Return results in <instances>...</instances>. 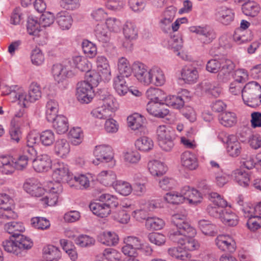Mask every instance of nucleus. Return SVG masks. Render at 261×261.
<instances>
[{"label": "nucleus", "mask_w": 261, "mask_h": 261, "mask_svg": "<svg viewBox=\"0 0 261 261\" xmlns=\"http://www.w3.org/2000/svg\"><path fill=\"white\" fill-rule=\"evenodd\" d=\"M4 229L15 238L14 240H6L3 242L4 250L17 256H25L27 251L33 247V242L30 238L20 234L25 229L23 224L15 221L10 222L5 224Z\"/></svg>", "instance_id": "1"}, {"label": "nucleus", "mask_w": 261, "mask_h": 261, "mask_svg": "<svg viewBox=\"0 0 261 261\" xmlns=\"http://www.w3.org/2000/svg\"><path fill=\"white\" fill-rule=\"evenodd\" d=\"M187 213L185 210L172 216L171 222L174 227L171 228L168 232L169 239L178 244L184 243V239L188 237L195 236L196 230L186 221Z\"/></svg>", "instance_id": "2"}, {"label": "nucleus", "mask_w": 261, "mask_h": 261, "mask_svg": "<svg viewBox=\"0 0 261 261\" xmlns=\"http://www.w3.org/2000/svg\"><path fill=\"white\" fill-rule=\"evenodd\" d=\"M41 87L35 82L31 83L29 87L28 94L22 88L17 86L11 88L10 95L14 99L13 102L18 101V104L23 107H27L29 102H34L39 100L41 97Z\"/></svg>", "instance_id": "3"}, {"label": "nucleus", "mask_w": 261, "mask_h": 261, "mask_svg": "<svg viewBox=\"0 0 261 261\" xmlns=\"http://www.w3.org/2000/svg\"><path fill=\"white\" fill-rule=\"evenodd\" d=\"M162 93L159 88H150L146 92L147 96L151 100L146 106V110L151 115L159 118H164L169 114V110L165 108L163 102H159L158 96Z\"/></svg>", "instance_id": "4"}, {"label": "nucleus", "mask_w": 261, "mask_h": 261, "mask_svg": "<svg viewBox=\"0 0 261 261\" xmlns=\"http://www.w3.org/2000/svg\"><path fill=\"white\" fill-rule=\"evenodd\" d=\"M242 96L244 103L254 107L261 103V86L256 82L247 83L242 90Z\"/></svg>", "instance_id": "5"}, {"label": "nucleus", "mask_w": 261, "mask_h": 261, "mask_svg": "<svg viewBox=\"0 0 261 261\" xmlns=\"http://www.w3.org/2000/svg\"><path fill=\"white\" fill-rule=\"evenodd\" d=\"M100 98L103 101L102 105L93 109L91 114L95 118L107 120L113 116L116 107L110 95H102Z\"/></svg>", "instance_id": "6"}, {"label": "nucleus", "mask_w": 261, "mask_h": 261, "mask_svg": "<svg viewBox=\"0 0 261 261\" xmlns=\"http://www.w3.org/2000/svg\"><path fill=\"white\" fill-rule=\"evenodd\" d=\"M156 135L161 148L165 151H170L174 146L173 130L169 126L160 125L156 129Z\"/></svg>", "instance_id": "7"}, {"label": "nucleus", "mask_w": 261, "mask_h": 261, "mask_svg": "<svg viewBox=\"0 0 261 261\" xmlns=\"http://www.w3.org/2000/svg\"><path fill=\"white\" fill-rule=\"evenodd\" d=\"M61 181H49L46 185V190L47 195L41 199L45 207L47 206H54L56 204L59 195L62 192L63 187L61 184Z\"/></svg>", "instance_id": "8"}, {"label": "nucleus", "mask_w": 261, "mask_h": 261, "mask_svg": "<svg viewBox=\"0 0 261 261\" xmlns=\"http://www.w3.org/2000/svg\"><path fill=\"white\" fill-rule=\"evenodd\" d=\"M71 64V61H68L63 64H57L53 66L52 73L55 81L60 83L74 75V72L70 67Z\"/></svg>", "instance_id": "9"}, {"label": "nucleus", "mask_w": 261, "mask_h": 261, "mask_svg": "<svg viewBox=\"0 0 261 261\" xmlns=\"http://www.w3.org/2000/svg\"><path fill=\"white\" fill-rule=\"evenodd\" d=\"M93 88L90 83L85 81L78 83L76 94L78 100L82 103H89L94 96Z\"/></svg>", "instance_id": "10"}, {"label": "nucleus", "mask_w": 261, "mask_h": 261, "mask_svg": "<svg viewBox=\"0 0 261 261\" xmlns=\"http://www.w3.org/2000/svg\"><path fill=\"white\" fill-rule=\"evenodd\" d=\"M189 30L198 34L199 36V39L203 44H207L211 43L216 37L214 30L207 25L192 26L189 28Z\"/></svg>", "instance_id": "11"}, {"label": "nucleus", "mask_w": 261, "mask_h": 261, "mask_svg": "<svg viewBox=\"0 0 261 261\" xmlns=\"http://www.w3.org/2000/svg\"><path fill=\"white\" fill-rule=\"evenodd\" d=\"M73 175L69 172L67 165L58 162L54 165L52 177L54 180L67 182L72 180Z\"/></svg>", "instance_id": "12"}, {"label": "nucleus", "mask_w": 261, "mask_h": 261, "mask_svg": "<svg viewBox=\"0 0 261 261\" xmlns=\"http://www.w3.org/2000/svg\"><path fill=\"white\" fill-rule=\"evenodd\" d=\"M133 70L135 77L139 81L145 85L150 84V69L147 70L146 66L144 64L136 62L133 65Z\"/></svg>", "instance_id": "13"}, {"label": "nucleus", "mask_w": 261, "mask_h": 261, "mask_svg": "<svg viewBox=\"0 0 261 261\" xmlns=\"http://www.w3.org/2000/svg\"><path fill=\"white\" fill-rule=\"evenodd\" d=\"M189 92L187 90L182 91L181 95H169L165 99L167 106L173 109H179L183 107L186 101L189 99Z\"/></svg>", "instance_id": "14"}, {"label": "nucleus", "mask_w": 261, "mask_h": 261, "mask_svg": "<svg viewBox=\"0 0 261 261\" xmlns=\"http://www.w3.org/2000/svg\"><path fill=\"white\" fill-rule=\"evenodd\" d=\"M216 20L224 25L229 24L234 19V14L230 8L226 6H220L216 9Z\"/></svg>", "instance_id": "15"}, {"label": "nucleus", "mask_w": 261, "mask_h": 261, "mask_svg": "<svg viewBox=\"0 0 261 261\" xmlns=\"http://www.w3.org/2000/svg\"><path fill=\"white\" fill-rule=\"evenodd\" d=\"M96 63L97 71L101 74L102 81L108 82L111 80V72L108 59L103 56H99L96 58Z\"/></svg>", "instance_id": "16"}, {"label": "nucleus", "mask_w": 261, "mask_h": 261, "mask_svg": "<svg viewBox=\"0 0 261 261\" xmlns=\"http://www.w3.org/2000/svg\"><path fill=\"white\" fill-rule=\"evenodd\" d=\"M23 188L28 193L34 197H40L45 192L41 184L35 178L27 179L23 185Z\"/></svg>", "instance_id": "17"}, {"label": "nucleus", "mask_w": 261, "mask_h": 261, "mask_svg": "<svg viewBox=\"0 0 261 261\" xmlns=\"http://www.w3.org/2000/svg\"><path fill=\"white\" fill-rule=\"evenodd\" d=\"M93 153L97 161L101 162H109L113 158L112 148L108 145L96 146Z\"/></svg>", "instance_id": "18"}, {"label": "nucleus", "mask_w": 261, "mask_h": 261, "mask_svg": "<svg viewBox=\"0 0 261 261\" xmlns=\"http://www.w3.org/2000/svg\"><path fill=\"white\" fill-rule=\"evenodd\" d=\"M32 164L34 169L38 172H46L51 167V159L46 154L37 156Z\"/></svg>", "instance_id": "19"}, {"label": "nucleus", "mask_w": 261, "mask_h": 261, "mask_svg": "<svg viewBox=\"0 0 261 261\" xmlns=\"http://www.w3.org/2000/svg\"><path fill=\"white\" fill-rule=\"evenodd\" d=\"M217 246L223 251L233 252L235 251V243L229 236L219 235L215 240Z\"/></svg>", "instance_id": "20"}, {"label": "nucleus", "mask_w": 261, "mask_h": 261, "mask_svg": "<svg viewBox=\"0 0 261 261\" xmlns=\"http://www.w3.org/2000/svg\"><path fill=\"white\" fill-rule=\"evenodd\" d=\"M227 151L229 155L232 157H237L241 152L242 147L241 143L238 140L237 138L233 135H229L227 139Z\"/></svg>", "instance_id": "21"}, {"label": "nucleus", "mask_w": 261, "mask_h": 261, "mask_svg": "<svg viewBox=\"0 0 261 261\" xmlns=\"http://www.w3.org/2000/svg\"><path fill=\"white\" fill-rule=\"evenodd\" d=\"M42 255L46 261H58L61 257V252L58 247L48 245L43 247Z\"/></svg>", "instance_id": "22"}, {"label": "nucleus", "mask_w": 261, "mask_h": 261, "mask_svg": "<svg viewBox=\"0 0 261 261\" xmlns=\"http://www.w3.org/2000/svg\"><path fill=\"white\" fill-rule=\"evenodd\" d=\"M127 77L121 75H117L113 79L114 89L116 93L120 96L125 95L128 92L129 88L125 80Z\"/></svg>", "instance_id": "23"}, {"label": "nucleus", "mask_w": 261, "mask_h": 261, "mask_svg": "<svg viewBox=\"0 0 261 261\" xmlns=\"http://www.w3.org/2000/svg\"><path fill=\"white\" fill-rule=\"evenodd\" d=\"M150 84L156 86L163 85L166 82V77L164 71L158 67H153L150 69Z\"/></svg>", "instance_id": "24"}, {"label": "nucleus", "mask_w": 261, "mask_h": 261, "mask_svg": "<svg viewBox=\"0 0 261 261\" xmlns=\"http://www.w3.org/2000/svg\"><path fill=\"white\" fill-rule=\"evenodd\" d=\"M14 159L10 155L0 156V169L5 174H10L14 172Z\"/></svg>", "instance_id": "25"}, {"label": "nucleus", "mask_w": 261, "mask_h": 261, "mask_svg": "<svg viewBox=\"0 0 261 261\" xmlns=\"http://www.w3.org/2000/svg\"><path fill=\"white\" fill-rule=\"evenodd\" d=\"M53 126L59 134L66 133L69 128V123L67 118L62 115H59L53 121Z\"/></svg>", "instance_id": "26"}, {"label": "nucleus", "mask_w": 261, "mask_h": 261, "mask_svg": "<svg viewBox=\"0 0 261 261\" xmlns=\"http://www.w3.org/2000/svg\"><path fill=\"white\" fill-rule=\"evenodd\" d=\"M181 163L183 166L190 170H194L198 167L197 159L194 154L185 151L181 155Z\"/></svg>", "instance_id": "27"}, {"label": "nucleus", "mask_w": 261, "mask_h": 261, "mask_svg": "<svg viewBox=\"0 0 261 261\" xmlns=\"http://www.w3.org/2000/svg\"><path fill=\"white\" fill-rule=\"evenodd\" d=\"M89 208L94 215L101 218L107 217L111 212L110 208L101 202L91 203Z\"/></svg>", "instance_id": "28"}, {"label": "nucleus", "mask_w": 261, "mask_h": 261, "mask_svg": "<svg viewBox=\"0 0 261 261\" xmlns=\"http://www.w3.org/2000/svg\"><path fill=\"white\" fill-rule=\"evenodd\" d=\"M98 241L107 246H115L118 243V235L114 232L105 231L99 234Z\"/></svg>", "instance_id": "29"}, {"label": "nucleus", "mask_w": 261, "mask_h": 261, "mask_svg": "<svg viewBox=\"0 0 261 261\" xmlns=\"http://www.w3.org/2000/svg\"><path fill=\"white\" fill-rule=\"evenodd\" d=\"M56 21L61 29L67 30L71 27L72 18L67 12L62 11L57 14Z\"/></svg>", "instance_id": "30"}, {"label": "nucleus", "mask_w": 261, "mask_h": 261, "mask_svg": "<svg viewBox=\"0 0 261 261\" xmlns=\"http://www.w3.org/2000/svg\"><path fill=\"white\" fill-rule=\"evenodd\" d=\"M148 169L153 176H161L166 173L167 168L164 164L160 161L154 160L149 162Z\"/></svg>", "instance_id": "31"}, {"label": "nucleus", "mask_w": 261, "mask_h": 261, "mask_svg": "<svg viewBox=\"0 0 261 261\" xmlns=\"http://www.w3.org/2000/svg\"><path fill=\"white\" fill-rule=\"evenodd\" d=\"M99 182L105 186H110L116 183V175L111 170L102 171L97 176Z\"/></svg>", "instance_id": "32"}, {"label": "nucleus", "mask_w": 261, "mask_h": 261, "mask_svg": "<svg viewBox=\"0 0 261 261\" xmlns=\"http://www.w3.org/2000/svg\"><path fill=\"white\" fill-rule=\"evenodd\" d=\"M54 150L58 156L64 158L70 152L69 143L65 139H58L55 142Z\"/></svg>", "instance_id": "33"}, {"label": "nucleus", "mask_w": 261, "mask_h": 261, "mask_svg": "<svg viewBox=\"0 0 261 261\" xmlns=\"http://www.w3.org/2000/svg\"><path fill=\"white\" fill-rule=\"evenodd\" d=\"M59 108L58 102L52 99L49 100L46 105V118L48 122L53 121L58 116Z\"/></svg>", "instance_id": "34"}, {"label": "nucleus", "mask_w": 261, "mask_h": 261, "mask_svg": "<svg viewBox=\"0 0 261 261\" xmlns=\"http://www.w3.org/2000/svg\"><path fill=\"white\" fill-rule=\"evenodd\" d=\"M71 64L70 65L74 66L81 71L88 72L91 68L90 62L84 57L81 56H74L71 61Z\"/></svg>", "instance_id": "35"}, {"label": "nucleus", "mask_w": 261, "mask_h": 261, "mask_svg": "<svg viewBox=\"0 0 261 261\" xmlns=\"http://www.w3.org/2000/svg\"><path fill=\"white\" fill-rule=\"evenodd\" d=\"M118 74L126 77H129L132 72L133 68L130 67L128 60L125 57L119 58L117 62Z\"/></svg>", "instance_id": "36"}, {"label": "nucleus", "mask_w": 261, "mask_h": 261, "mask_svg": "<svg viewBox=\"0 0 261 261\" xmlns=\"http://www.w3.org/2000/svg\"><path fill=\"white\" fill-rule=\"evenodd\" d=\"M201 87L208 95L214 97H218L221 93V88L215 82L205 81L201 84Z\"/></svg>", "instance_id": "37"}, {"label": "nucleus", "mask_w": 261, "mask_h": 261, "mask_svg": "<svg viewBox=\"0 0 261 261\" xmlns=\"http://www.w3.org/2000/svg\"><path fill=\"white\" fill-rule=\"evenodd\" d=\"M233 179L239 185L243 187H247L250 182V177L248 174L241 169L234 170L231 174Z\"/></svg>", "instance_id": "38"}, {"label": "nucleus", "mask_w": 261, "mask_h": 261, "mask_svg": "<svg viewBox=\"0 0 261 261\" xmlns=\"http://www.w3.org/2000/svg\"><path fill=\"white\" fill-rule=\"evenodd\" d=\"M182 79L187 83L192 84L196 82L198 77L197 70L193 67H186L181 73Z\"/></svg>", "instance_id": "39"}, {"label": "nucleus", "mask_w": 261, "mask_h": 261, "mask_svg": "<svg viewBox=\"0 0 261 261\" xmlns=\"http://www.w3.org/2000/svg\"><path fill=\"white\" fill-rule=\"evenodd\" d=\"M243 13L248 16L255 17L259 12V6L254 1H248L242 6Z\"/></svg>", "instance_id": "40"}, {"label": "nucleus", "mask_w": 261, "mask_h": 261, "mask_svg": "<svg viewBox=\"0 0 261 261\" xmlns=\"http://www.w3.org/2000/svg\"><path fill=\"white\" fill-rule=\"evenodd\" d=\"M221 221L228 226H236L238 224V216L231 210H223L220 218Z\"/></svg>", "instance_id": "41"}, {"label": "nucleus", "mask_w": 261, "mask_h": 261, "mask_svg": "<svg viewBox=\"0 0 261 261\" xmlns=\"http://www.w3.org/2000/svg\"><path fill=\"white\" fill-rule=\"evenodd\" d=\"M94 35L97 40L102 43L110 41V35L105 24H97L94 30Z\"/></svg>", "instance_id": "42"}, {"label": "nucleus", "mask_w": 261, "mask_h": 261, "mask_svg": "<svg viewBox=\"0 0 261 261\" xmlns=\"http://www.w3.org/2000/svg\"><path fill=\"white\" fill-rule=\"evenodd\" d=\"M220 123L226 127H231L234 125L237 121L235 113L226 112L221 113L219 116Z\"/></svg>", "instance_id": "43"}, {"label": "nucleus", "mask_w": 261, "mask_h": 261, "mask_svg": "<svg viewBox=\"0 0 261 261\" xmlns=\"http://www.w3.org/2000/svg\"><path fill=\"white\" fill-rule=\"evenodd\" d=\"M234 41L239 44L249 41L252 39L251 32L249 31H242L237 29L233 35Z\"/></svg>", "instance_id": "44"}, {"label": "nucleus", "mask_w": 261, "mask_h": 261, "mask_svg": "<svg viewBox=\"0 0 261 261\" xmlns=\"http://www.w3.org/2000/svg\"><path fill=\"white\" fill-rule=\"evenodd\" d=\"M113 188L118 193L124 196L129 195L133 190L132 185L128 182L121 180L116 181Z\"/></svg>", "instance_id": "45"}, {"label": "nucleus", "mask_w": 261, "mask_h": 261, "mask_svg": "<svg viewBox=\"0 0 261 261\" xmlns=\"http://www.w3.org/2000/svg\"><path fill=\"white\" fill-rule=\"evenodd\" d=\"M137 148L142 151H148L153 147V142L151 138L143 136L139 138L135 142Z\"/></svg>", "instance_id": "46"}, {"label": "nucleus", "mask_w": 261, "mask_h": 261, "mask_svg": "<svg viewBox=\"0 0 261 261\" xmlns=\"http://www.w3.org/2000/svg\"><path fill=\"white\" fill-rule=\"evenodd\" d=\"M123 34L128 40L136 39L138 36V30L136 24L131 21H126L123 27Z\"/></svg>", "instance_id": "47"}, {"label": "nucleus", "mask_w": 261, "mask_h": 261, "mask_svg": "<svg viewBox=\"0 0 261 261\" xmlns=\"http://www.w3.org/2000/svg\"><path fill=\"white\" fill-rule=\"evenodd\" d=\"M164 225V221L158 217H148L146 219L145 226L149 230H160Z\"/></svg>", "instance_id": "48"}, {"label": "nucleus", "mask_w": 261, "mask_h": 261, "mask_svg": "<svg viewBox=\"0 0 261 261\" xmlns=\"http://www.w3.org/2000/svg\"><path fill=\"white\" fill-rule=\"evenodd\" d=\"M98 199L100 202L109 207L110 210L116 207L119 204L117 197L110 194H102L99 196Z\"/></svg>", "instance_id": "49"}, {"label": "nucleus", "mask_w": 261, "mask_h": 261, "mask_svg": "<svg viewBox=\"0 0 261 261\" xmlns=\"http://www.w3.org/2000/svg\"><path fill=\"white\" fill-rule=\"evenodd\" d=\"M198 226L201 231L205 235L214 236L216 233V226L210 221L202 219L198 221Z\"/></svg>", "instance_id": "50"}, {"label": "nucleus", "mask_w": 261, "mask_h": 261, "mask_svg": "<svg viewBox=\"0 0 261 261\" xmlns=\"http://www.w3.org/2000/svg\"><path fill=\"white\" fill-rule=\"evenodd\" d=\"M145 119L139 114H134L127 118L128 126L134 130H136L143 126Z\"/></svg>", "instance_id": "51"}, {"label": "nucleus", "mask_w": 261, "mask_h": 261, "mask_svg": "<svg viewBox=\"0 0 261 261\" xmlns=\"http://www.w3.org/2000/svg\"><path fill=\"white\" fill-rule=\"evenodd\" d=\"M168 252L171 256L181 260H187L191 257L190 254L181 248H171Z\"/></svg>", "instance_id": "52"}, {"label": "nucleus", "mask_w": 261, "mask_h": 261, "mask_svg": "<svg viewBox=\"0 0 261 261\" xmlns=\"http://www.w3.org/2000/svg\"><path fill=\"white\" fill-rule=\"evenodd\" d=\"M40 23L36 18L29 17L27 23V31L29 34L35 36H39L40 32Z\"/></svg>", "instance_id": "53"}, {"label": "nucleus", "mask_w": 261, "mask_h": 261, "mask_svg": "<svg viewBox=\"0 0 261 261\" xmlns=\"http://www.w3.org/2000/svg\"><path fill=\"white\" fill-rule=\"evenodd\" d=\"M55 139V134L50 129L43 131L40 134V140L41 144L45 146L51 145Z\"/></svg>", "instance_id": "54"}, {"label": "nucleus", "mask_w": 261, "mask_h": 261, "mask_svg": "<svg viewBox=\"0 0 261 261\" xmlns=\"http://www.w3.org/2000/svg\"><path fill=\"white\" fill-rule=\"evenodd\" d=\"M220 71L219 72L218 75L221 76V74L227 76L233 70L235 67L233 62L229 59L222 58L221 59Z\"/></svg>", "instance_id": "55"}, {"label": "nucleus", "mask_w": 261, "mask_h": 261, "mask_svg": "<svg viewBox=\"0 0 261 261\" xmlns=\"http://www.w3.org/2000/svg\"><path fill=\"white\" fill-rule=\"evenodd\" d=\"M31 222L32 226L37 229H46L50 225L49 221L44 217H36L32 218Z\"/></svg>", "instance_id": "56"}, {"label": "nucleus", "mask_w": 261, "mask_h": 261, "mask_svg": "<svg viewBox=\"0 0 261 261\" xmlns=\"http://www.w3.org/2000/svg\"><path fill=\"white\" fill-rule=\"evenodd\" d=\"M82 48L84 54L90 58L94 57L97 54L96 45L88 40H83Z\"/></svg>", "instance_id": "57"}, {"label": "nucleus", "mask_w": 261, "mask_h": 261, "mask_svg": "<svg viewBox=\"0 0 261 261\" xmlns=\"http://www.w3.org/2000/svg\"><path fill=\"white\" fill-rule=\"evenodd\" d=\"M85 77L86 79L85 81L89 83L93 88L97 86L100 81H102L101 74L93 70H89L85 74Z\"/></svg>", "instance_id": "58"}, {"label": "nucleus", "mask_w": 261, "mask_h": 261, "mask_svg": "<svg viewBox=\"0 0 261 261\" xmlns=\"http://www.w3.org/2000/svg\"><path fill=\"white\" fill-rule=\"evenodd\" d=\"M209 198L214 205L218 206L222 208L227 205V202L219 194L212 192L209 194Z\"/></svg>", "instance_id": "59"}, {"label": "nucleus", "mask_w": 261, "mask_h": 261, "mask_svg": "<svg viewBox=\"0 0 261 261\" xmlns=\"http://www.w3.org/2000/svg\"><path fill=\"white\" fill-rule=\"evenodd\" d=\"M75 243L81 247H87L93 245L95 240L89 236L82 234L76 238Z\"/></svg>", "instance_id": "60"}, {"label": "nucleus", "mask_w": 261, "mask_h": 261, "mask_svg": "<svg viewBox=\"0 0 261 261\" xmlns=\"http://www.w3.org/2000/svg\"><path fill=\"white\" fill-rule=\"evenodd\" d=\"M147 238L150 243L157 246H161L166 242V238L163 234L159 232L148 233Z\"/></svg>", "instance_id": "61"}, {"label": "nucleus", "mask_w": 261, "mask_h": 261, "mask_svg": "<svg viewBox=\"0 0 261 261\" xmlns=\"http://www.w3.org/2000/svg\"><path fill=\"white\" fill-rule=\"evenodd\" d=\"M102 255L108 261H120L121 254L113 248H107L104 250Z\"/></svg>", "instance_id": "62"}, {"label": "nucleus", "mask_w": 261, "mask_h": 261, "mask_svg": "<svg viewBox=\"0 0 261 261\" xmlns=\"http://www.w3.org/2000/svg\"><path fill=\"white\" fill-rule=\"evenodd\" d=\"M165 199L168 203L173 204H178L184 202L183 197L180 196L179 192L176 191H171L166 193Z\"/></svg>", "instance_id": "63"}, {"label": "nucleus", "mask_w": 261, "mask_h": 261, "mask_svg": "<svg viewBox=\"0 0 261 261\" xmlns=\"http://www.w3.org/2000/svg\"><path fill=\"white\" fill-rule=\"evenodd\" d=\"M195 236L188 237L184 239V243L180 245L183 246V249L189 251H194L198 249L199 247L198 242L193 238Z\"/></svg>", "instance_id": "64"}]
</instances>
